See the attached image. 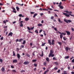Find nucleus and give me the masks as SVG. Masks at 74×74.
<instances>
[{
	"instance_id": "4be33fe9",
	"label": "nucleus",
	"mask_w": 74,
	"mask_h": 74,
	"mask_svg": "<svg viewBox=\"0 0 74 74\" xmlns=\"http://www.w3.org/2000/svg\"><path fill=\"white\" fill-rule=\"evenodd\" d=\"M37 13L35 14L33 16V18H35L36 17V16H37Z\"/></svg>"
},
{
	"instance_id": "f257e3e1",
	"label": "nucleus",
	"mask_w": 74,
	"mask_h": 74,
	"mask_svg": "<svg viewBox=\"0 0 74 74\" xmlns=\"http://www.w3.org/2000/svg\"><path fill=\"white\" fill-rule=\"evenodd\" d=\"M64 12H66V13L69 14H68L67 13H63V15H65L66 16V17H70V14H72V12L71 11L69 12L67 10H64Z\"/></svg>"
},
{
	"instance_id": "a211bd4d",
	"label": "nucleus",
	"mask_w": 74,
	"mask_h": 74,
	"mask_svg": "<svg viewBox=\"0 0 74 74\" xmlns=\"http://www.w3.org/2000/svg\"><path fill=\"white\" fill-rule=\"evenodd\" d=\"M54 42H55V40H52V45H54Z\"/></svg>"
},
{
	"instance_id": "c03bdc74",
	"label": "nucleus",
	"mask_w": 74,
	"mask_h": 74,
	"mask_svg": "<svg viewBox=\"0 0 74 74\" xmlns=\"http://www.w3.org/2000/svg\"><path fill=\"white\" fill-rule=\"evenodd\" d=\"M3 23L5 24H6V21L4 20L3 21Z\"/></svg>"
},
{
	"instance_id": "20e7f679",
	"label": "nucleus",
	"mask_w": 74,
	"mask_h": 74,
	"mask_svg": "<svg viewBox=\"0 0 74 74\" xmlns=\"http://www.w3.org/2000/svg\"><path fill=\"white\" fill-rule=\"evenodd\" d=\"M53 50L52 49L50 51V53L49 56V57H51V55H52V54H53Z\"/></svg>"
},
{
	"instance_id": "0e129e2a",
	"label": "nucleus",
	"mask_w": 74,
	"mask_h": 74,
	"mask_svg": "<svg viewBox=\"0 0 74 74\" xmlns=\"http://www.w3.org/2000/svg\"><path fill=\"white\" fill-rule=\"evenodd\" d=\"M71 30L72 31H74V29L73 28H71Z\"/></svg>"
},
{
	"instance_id": "423d86ee",
	"label": "nucleus",
	"mask_w": 74,
	"mask_h": 74,
	"mask_svg": "<svg viewBox=\"0 0 74 74\" xmlns=\"http://www.w3.org/2000/svg\"><path fill=\"white\" fill-rule=\"evenodd\" d=\"M23 23V21H21L20 22V27H22V26H23V23Z\"/></svg>"
},
{
	"instance_id": "0eeeda50",
	"label": "nucleus",
	"mask_w": 74,
	"mask_h": 74,
	"mask_svg": "<svg viewBox=\"0 0 74 74\" xmlns=\"http://www.w3.org/2000/svg\"><path fill=\"white\" fill-rule=\"evenodd\" d=\"M29 63V61H26L25 62H24V64H25V65H26V64H27Z\"/></svg>"
},
{
	"instance_id": "37998d69",
	"label": "nucleus",
	"mask_w": 74,
	"mask_h": 74,
	"mask_svg": "<svg viewBox=\"0 0 74 74\" xmlns=\"http://www.w3.org/2000/svg\"><path fill=\"white\" fill-rule=\"evenodd\" d=\"M45 43H43V44H42V47L44 46L45 45Z\"/></svg>"
},
{
	"instance_id": "f704fd0d",
	"label": "nucleus",
	"mask_w": 74,
	"mask_h": 74,
	"mask_svg": "<svg viewBox=\"0 0 74 74\" xmlns=\"http://www.w3.org/2000/svg\"><path fill=\"white\" fill-rule=\"evenodd\" d=\"M53 60H57V59L55 58V57H54L53 58Z\"/></svg>"
},
{
	"instance_id": "f03ea898",
	"label": "nucleus",
	"mask_w": 74,
	"mask_h": 74,
	"mask_svg": "<svg viewBox=\"0 0 74 74\" xmlns=\"http://www.w3.org/2000/svg\"><path fill=\"white\" fill-rule=\"evenodd\" d=\"M64 22H66V23H68V22H69V23H70L72 21H71L70 20H68L67 21V20H66V19H64Z\"/></svg>"
},
{
	"instance_id": "58836bf2",
	"label": "nucleus",
	"mask_w": 74,
	"mask_h": 74,
	"mask_svg": "<svg viewBox=\"0 0 74 74\" xmlns=\"http://www.w3.org/2000/svg\"><path fill=\"white\" fill-rule=\"evenodd\" d=\"M53 18H54V17H53V16H52L51 17V19L52 20V19H53Z\"/></svg>"
},
{
	"instance_id": "864d4df0",
	"label": "nucleus",
	"mask_w": 74,
	"mask_h": 74,
	"mask_svg": "<svg viewBox=\"0 0 74 74\" xmlns=\"http://www.w3.org/2000/svg\"><path fill=\"white\" fill-rule=\"evenodd\" d=\"M55 64L56 65H58V63L57 62H55Z\"/></svg>"
},
{
	"instance_id": "393cba45",
	"label": "nucleus",
	"mask_w": 74,
	"mask_h": 74,
	"mask_svg": "<svg viewBox=\"0 0 74 74\" xmlns=\"http://www.w3.org/2000/svg\"><path fill=\"white\" fill-rule=\"evenodd\" d=\"M24 45V44H26V40H23V42L22 43Z\"/></svg>"
},
{
	"instance_id": "6ab92c4d",
	"label": "nucleus",
	"mask_w": 74,
	"mask_h": 74,
	"mask_svg": "<svg viewBox=\"0 0 74 74\" xmlns=\"http://www.w3.org/2000/svg\"><path fill=\"white\" fill-rule=\"evenodd\" d=\"M62 35L63 34H61L60 35V38L61 39H62V38H63V36Z\"/></svg>"
},
{
	"instance_id": "6e6d98bb",
	"label": "nucleus",
	"mask_w": 74,
	"mask_h": 74,
	"mask_svg": "<svg viewBox=\"0 0 74 74\" xmlns=\"http://www.w3.org/2000/svg\"><path fill=\"white\" fill-rule=\"evenodd\" d=\"M71 62H72V63H74V59H73V60L71 61Z\"/></svg>"
},
{
	"instance_id": "ea45409f",
	"label": "nucleus",
	"mask_w": 74,
	"mask_h": 74,
	"mask_svg": "<svg viewBox=\"0 0 74 74\" xmlns=\"http://www.w3.org/2000/svg\"><path fill=\"white\" fill-rule=\"evenodd\" d=\"M34 66H35V67H37V64H34Z\"/></svg>"
},
{
	"instance_id": "bb28decb",
	"label": "nucleus",
	"mask_w": 74,
	"mask_h": 74,
	"mask_svg": "<svg viewBox=\"0 0 74 74\" xmlns=\"http://www.w3.org/2000/svg\"><path fill=\"white\" fill-rule=\"evenodd\" d=\"M65 59H69V56H66L65 57Z\"/></svg>"
},
{
	"instance_id": "49530a36",
	"label": "nucleus",
	"mask_w": 74,
	"mask_h": 74,
	"mask_svg": "<svg viewBox=\"0 0 74 74\" xmlns=\"http://www.w3.org/2000/svg\"><path fill=\"white\" fill-rule=\"evenodd\" d=\"M42 32V30L41 29L40 30L39 33H40L41 32Z\"/></svg>"
},
{
	"instance_id": "603ef678",
	"label": "nucleus",
	"mask_w": 74,
	"mask_h": 74,
	"mask_svg": "<svg viewBox=\"0 0 74 74\" xmlns=\"http://www.w3.org/2000/svg\"><path fill=\"white\" fill-rule=\"evenodd\" d=\"M1 40H3V37H2L1 38Z\"/></svg>"
},
{
	"instance_id": "4d7b16f0",
	"label": "nucleus",
	"mask_w": 74,
	"mask_h": 74,
	"mask_svg": "<svg viewBox=\"0 0 74 74\" xmlns=\"http://www.w3.org/2000/svg\"><path fill=\"white\" fill-rule=\"evenodd\" d=\"M63 38L64 40H66V38H65L64 37H63Z\"/></svg>"
},
{
	"instance_id": "3c124183",
	"label": "nucleus",
	"mask_w": 74,
	"mask_h": 74,
	"mask_svg": "<svg viewBox=\"0 0 74 74\" xmlns=\"http://www.w3.org/2000/svg\"><path fill=\"white\" fill-rule=\"evenodd\" d=\"M21 48H24V45H21Z\"/></svg>"
},
{
	"instance_id": "f8f14e48",
	"label": "nucleus",
	"mask_w": 74,
	"mask_h": 74,
	"mask_svg": "<svg viewBox=\"0 0 74 74\" xmlns=\"http://www.w3.org/2000/svg\"><path fill=\"white\" fill-rule=\"evenodd\" d=\"M66 33H67V35H70V32L69 31H66Z\"/></svg>"
},
{
	"instance_id": "b1692460",
	"label": "nucleus",
	"mask_w": 74,
	"mask_h": 74,
	"mask_svg": "<svg viewBox=\"0 0 74 74\" xmlns=\"http://www.w3.org/2000/svg\"><path fill=\"white\" fill-rule=\"evenodd\" d=\"M16 9L17 11H19V8L17 6L16 7Z\"/></svg>"
},
{
	"instance_id": "9d476101",
	"label": "nucleus",
	"mask_w": 74,
	"mask_h": 74,
	"mask_svg": "<svg viewBox=\"0 0 74 74\" xmlns=\"http://www.w3.org/2000/svg\"><path fill=\"white\" fill-rule=\"evenodd\" d=\"M58 33L60 34H63V35H66V34L64 33L63 32H62V33L60 32L59 31L58 32Z\"/></svg>"
},
{
	"instance_id": "13d9d810",
	"label": "nucleus",
	"mask_w": 74,
	"mask_h": 74,
	"mask_svg": "<svg viewBox=\"0 0 74 74\" xmlns=\"http://www.w3.org/2000/svg\"><path fill=\"white\" fill-rule=\"evenodd\" d=\"M12 71H13V72H14V73H16V71H15V70H12Z\"/></svg>"
},
{
	"instance_id": "a18cd8bd",
	"label": "nucleus",
	"mask_w": 74,
	"mask_h": 74,
	"mask_svg": "<svg viewBox=\"0 0 74 74\" xmlns=\"http://www.w3.org/2000/svg\"><path fill=\"white\" fill-rule=\"evenodd\" d=\"M30 13H31V14H34V13H35V12H31Z\"/></svg>"
},
{
	"instance_id": "c756f323",
	"label": "nucleus",
	"mask_w": 74,
	"mask_h": 74,
	"mask_svg": "<svg viewBox=\"0 0 74 74\" xmlns=\"http://www.w3.org/2000/svg\"><path fill=\"white\" fill-rule=\"evenodd\" d=\"M41 52H42V53H41L42 55H40V56H44V54H43V51H42Z\"/></svg>"
},
{
	"instance_id": "a19ab883",
	"label": "nucleus",
	"mask_w": 74,
	"mask_h": 74,
	"mask_svg": "<svg viewBox=\"0 0 74 74\" xmlns=\"http://www.w3.org/2000/svg\"><path fill=\"white\" fill-rule=\"evenodd\" d=\"M11 68H12V69H14V66L11 65Z\"/></svg>"
},
{
	"instance_id": "9b49d317",
	"label": "nucleus",
	"mask_w": 74,
	"mask_h": 74,
	"mask_svg": "<svg viewBox=\"0 0 74 74\" xmlns=\"http://www.w3.org/2000/svg\"><path fill=\"white\" fill-rule=\"evenodd\" d=\"M58 21L60 23H63V22H62V21H61V20H60V18H58Z\"/></svg>"
},
{
	"instance_id": "4c0bfd02",
	"label": "nucleus",
	"mask_w": 74,
	"mask_h": 74,
	"mask_svg": "<svg viewBox=\"0 0 74 74\" xmlns=\"http://www.w3.org/2000/svg\"><path fill=\"white\" fill-rule=\"evenodd\" d=\"M13 56H15L16 55H15V52H14V51H13Z\"/></svg>"
},
{
	"instance_id": "69168bd1",
	"label": "nucleus",
	"mask_w": 74,
	"mask_h": 74,
	"mask_svg": "<svg viewBox=\"0 0 74 74\" xmlns=\"http://www.w3.org/2000/svg\"><path fill=\"white\" fill-rule=\"evenodd\" d=\"M39 10H40V11H42V9L41 8H40L39 9Z\"/></svg>"
},
{
	"instance_id": "338daca9",
	"label": "nucleus",
	"mask_w": 74,
	"mask_h": 74,
	"mask_svg": "<svg viewBox=\"0 0 74 74\" xmlns=\"http://www.w3.org/2000/svg\"><path fill=\"white\" fill-rule=\"evenodd\" d=\"M71 73L72 74H74V72L73 71H72V72H71Z\"/></svg>"
},
{
	"instance_id": "79ce46f5",
	"label": "nucleus",
	"mask_w": 74,
	"mask_h": 74,
	"mask_svg": "<svg viewBox=\"0 0 74 74\" xmlns=\"http://www.w3.org/2000/svg\"><path fill=\"white\" fill-rule=\"evenodd\" d=\"M35 52H34L33 53H32V55H33V56H35V54H34V53Z\"/></svg>"
},
{
	"instance_id": "c9c22d12",
	"label": "nucleus",
	"mask_w": 74,
	"mask_h": 74,
	"mask_svg": "<svg viewBox=\"0 0 74 74\" xmlns=\"http://www.w3.org/2000/svg\"><path fill=\"white\" fill-rule=\"evenodd\" d=\"M26 56H27L29 58V57H30V55H29V54H28L27 53Z\"/></svg>"
},
{
	"instance_id": "7ed1b4c3",
	"label": "nucleus",
	"mask_w": 74,
	"mask_h": 74,
	"mask_svg": "<svg viewBox=\"0 0 74 74\" xmlns=\"http://www.w3.org/2000/svg\"><path fill=\"white\" fill-rule=\"evenodd\" d=\"M12 8L13 10L12 11V12H14V13H16L17 12L16 11V9H15V8L13 6H12Z\"/></svg>"
},
{
	"instance_id": "aec40b11",
	"label": "nucleus",
	"mask_w": 74,
	"mask_h": 74,
	"mask_svg": "<svg viewBox=\"0 0 74 74\" xmlns=\"http://www.w3.org/2000/svg\"><path fill=\"white\" fill-rule=\"evenodd\" d=\"M25 19V21H28L29 20V18H26Z\"/></svg>"
},
{
	"instance_id": "bf43d9fd",
	"label": "nucleus",
	"mask_w": 74,
	"mask_h": 74,
	"mask_svg": "<svg viewBox=\"0 0 74 74\" xmlns=\"http://www.w3.org/2000/svg\"><path fill=\"white\" fill-rule=\"evenodd\" d=\"M54 30L56 31H57V29H56V28H54Z\"/></svg>"
},
{
	"instance_id": "412c9836",
	"label": "nucleus",
	"mask_w": 74,
	"mask_h": 74,
	"mask_svg": "<svg viewBox=\"0 0 74 74\" xmlns=\"http://www.w3.org/2000/svg\"><path fill=\"white\" fill-rule=\"evenodd\" d=\"M38 26H39V27H40L42 26V24L40 23L39 24H38Z\"/></svg>"
},
{
	"instance_id": "052dcab7",
	"label": "nucleus",
	"mask_w": 74,
	"mask_h": 74,
	"mask_svg": "<svg viewBox=\"0 0 74 74\" xmlns=\"http://www.w3.org/2000/svg\"><path fill=\"white\" fill-rule=\"evenodd\" d=\"M48 10H51V11H52V9L51 8H48Z\"/></svg>"
},
{
	"instance_id": "de8ad7c7",
	"label": "nucleus",
	"mask_w": 74,
	"mask_h": 74,
	"mask_svg": "<svg viewBox=\"0 0 74 74\" xmlns=\"http://www.w3.org/2000/svg\"><path fill=\"white\" fill-rule=\"evenodd\" d=\"M30 46H33V43H30Z\"/></svg>"
},
{
	"instance_id": "2f4dec72",
	"label": "nucleus",
	"mask_w": 74,
	"mask_h": 74,
	"mask_svg": "<svg viewBox=\"0 0 74 74\" xmlns=\"http://www.w3.org/2000/svg\"><path fill=\"white\" fill-rule=\"evenodd\" d=\"M43 64L44 66H46V65H47V63H46L45 62H44L43 63Z\"/></svg>"
},
{
	"instance_id": "cd10ccee",
	"label": "nucleus",
	"mask_w": 74,
	"mask_h": 74,
	"mask_svg": "<svg viewBox=\"0 0 74 74\" xmlns=\"http://www.w3.org/2000/svg\"><path fill=\"white\" fill-rule=\"evenodd\" d=\"M22 39L21 38L18 40V42H21L22 41Z\"/></svg>"
},
{
	"instance_id": "f3484780",
	"label": "nucleus",
	"mask_w": 74,
	"mask_h": 74,
	"mask_svg": "<svg viewBox=\"0 0 74 74\" xmlns=\"http://www.w3.org/2000/svg\"><path fill=\"white\" fill-rule=\"evenodd\" d=\"M1 71L3 72H4L5 71V68H4L3 67L1 69Z\"/></svg>"
},
{
	"instance_id": "72a5a7b5",
	"label": "nucleus",
	"mask_w": 74,
	"mask_h": 74,
	"mask_svg": "<svg viewBox=\"0 0 74 74\" xmlns=\"http://www.w3.org/2000/svg\"><path fill=\"white\" fill-rule=\"evenodd\" d=\"M58 44H59V45L60 46L61 45H62V42H58Z\"/></svg>"
},
{
	"instance_id": "a878e982",
	"label": "nucleus",
	"mask_w": 74,
	"mask_h": 74,
	"mask_svg": "<svg viewBox=\"0 0 74 74\" xmlns=\"http://www.w3.org/2000/svg\"><path fill=\"white\" fill-rule=\"evenodd\" d=\"M32 62H33V63H34V62H37V60H33L32 61Z\"/></svg>"
},
{
	"instance_id": "473e14b6",
	"label": "nucleus",
	"mask_w": 74,
	"mask_h": 74,
	"mask_svg": "<svg viewBox=\"0 0 74 74\" xmlns=\"http://www.w3.org/2000/svg\"><path fill=\"white\" fill-rule=\"evenodd\" d=\"M3 62V60L2 59H0V62H1V63H2Z\"/></svg>"
},
{
	"instance_id": "39448f33",
	"label": "nucleus",
	"mask_w": 74,
	"mask_h": 74,
	"mask_svg": "<svg viewBox=\"0 0 74 74\" xmlns=\"http://www.w3.org/2000/svg\"><path fill=\"white\" fill-rule=\"evenodd\" d=\"M27 28L28 29V30H33L34 29V27L33 26L32 27H31L30 28V27H27Z\"/></svg>"
},
{
	"instance_id": "7c9ffc66",
	"label": "nucleus",
	"mask_w": 74,
	"mask_h": 74,
	"mask_svg": "<svg viewBox=\"0 0 74 74\" xmlns=\"http://www.w3.org/2000/svg\"><path fill=\"white\" fill-rule=\"evenodd\" d=\"M35 33H36L37 34H38V30H36L35 31Z\"/></svg>"
},
{
	"instance_id": "680f3d73",
	"label": "nucleus",
	"mask_w": 74,
	"mask_h": 74,
	"mask_svg": "<svg viewBox=\"0 0 74 74\" xmlns=\"http://www.w3.org/2000/svg\"><path fill=\"white\" fill-rule=\"evenodd\" d=\"M74 58V57H72L70 59V60H72V59H73Z\"/></svg>"
},
{
	"instance_id": "5fc2aeb1",
	"label": "nucleus",
	"mask_w": 74,
	"mask_h": 74,
	"mask_svg": "<svg viewBox=\"0 0 74 74\" xmlns=\"http://www.w3.org/2000/svg\"><path fill=\"white\" fill-rule=\"evenodd\" d=\"M58 69V68L57 67H55L54 68V70H57Z\"/></svg>"
},
{
	"instance_id": "1a4fd4ad",
	"label": "nucleus",
	"mask_w": 74,
	"mask_h": 74,
	"mask_svg": "<svg viewBox=\"0 0 74 74\" xmlns=\"http://www.w3.org/2000/svg\"><path fill=\"white\" fill-rule=\"evenodd\" d=\"M13 33L12 32H10L9 34L8 35V36H11V37H12V34H13Z\"/></svg>"
},
{
	"instance_id": "774afa93",
	"label": "nucleus",
	"mask_w": 74,
	"mask_h": 74,
	"mask_svg": "<svg viewBox=\"0 0 74 74\" xmlns=\"http://www.w3.org/2000/svg\"><path fill=\"white\" fill-rule=\"evenodd\" d=\"M43 69L44 70H46V68H45V67H44L43 68Z\"/></svg>"
},
{
	"instance_id": "2eb2a0df",
	"label": "nucleus",
	"mask_w": 74,
	"mask_h": 74,
	"mask_svg": "<svg viewBox=\"0 0 74 74\" xmlns=\"http://www.w3.org/2000/svg\"><path fill=\"white\" fill-rule=\"evenodd\" d=\"M48 42L49 45H52V43H51V41L50 40H48Z\"/></svg>"
},
{
	"instance_id": "09e8293b",
	"label": "nucleus",
	"mask_w": 74,
	"mask_h": 74,
	"mask_svg": "<svg viewBox=\"0 0 74 74\" xmlns=\"http://www.w3.org/2000/svg\"><path fill=\"white\" fill-rule=\"evenodd\" d=\"M55 56V55L54 54H51V57H53V56Z\"/></svg>"
},
{
	"instance_id": "c85d7f7f",
	"label": "nucleus",
	"mask_w": 74,
	"mask_h": 74,
	"mask_svg": "<svg viewBox=\"0 0 74 74\" xmlns=\"http://www.w3.org/2000/svg\"><path fill=\"white\" fill-rule=\"evenodd\" d=\"M49 58H46V60H47V62H49Z\"/></svg>"
},
{
	"instance_id": "e2e57ef3",
	"label": "nucleus",
	"mask_w": 74,
	"mask_h": 74,
	"mask_svg": "<svg viewBox=\"0 0 74 74\" xmlns=\"http://www.w3.org/2000/svg\"><path fill=\"white\" fill-rule=\"evenodd\" d=\"M60 72V69H59L58 71V73H59V72Z\"/></svg>"
},
{
	"instance_id": "5701e85b",
	"label": "nucleus",
	"mask_w": 74,
	"mask_h": 74,
	"mask_svg": "<svg viewBox=\"0 0 74 74\" xmlns=\"http://www.w3.org/2000/svg\"><path fill=\"white\" fill-rule=\"evenodd\" d=\"M48 71H49V70H47V71H46L44 73V74H46V73H47V72H48Z\"/></svg>"
},
{
	"instance_id": "4468645a",
	"label": "nucleus",
	"mask_w": 74,
	"mask_h": 74,
	"mask_svg": "<svg viewBox=\"0 0 74 74\" xmlns=\"http://www.w3.org/2000/svg\"><path fill=\"white\" fill-rule=\"evenodd\" d=\"M65 49L66 51H69V47H66L65 48Z\"/></svg>"
},
{
	"instance_id": "8fccbe9b",
	"label": "nucleus",
	"mask_w": 74,
	"mask_h": 74,
	"mask_svg": "<svg viewBox=\"0 0 74 74\" xmlns=\"http://www.w3.org/2000/svg\"><path fill=\"white\" fill-rule=\"evenodd\" d=\"M23 61H22V62H20L19 63V64H22V63H23Z\"/></svg>"
},
{
	"instance_id": "ddd939ff",
	"label": "nucleus",
	"mask_w": 74,
	"mask_h": 74,
	"mask_svg": "<svg viewBox=\"0 0 74 74\" xmlns=\"http://www.w3.org/2000/svg\"><path fill=\"white\" fill-rule=\"evenodd\" d=\"M58 7H60V9H63V6L59 5Z\"/></svg>"
},
{
	"instance_id": "dca6fc26",
	"label": "nucleus",
	"mask_w": 74,
	"mask_h": 74,
	"mask_svg": "<svg viewBox=\"0 0 74 74\" xmlns=\"http://www.w3.org/2000/svg\"><path fill=\"white\" fill-rule=\"evenodd\" d=\"M17 62V60H14L13 61V63H16Z\"/></svg>"
},
{
	"instance_id": "e433bc0d",
	"label": "nucleus",
	"mask_w": 74,
	"mask_h": 74,
	"mask_svg": "<svg viewBox=\"0 0 74 74\" xmlns=\"http://www.w3.org/2000/svg\"><path fill=\"white\" fill-rule=\"evenodd\" d=\"M20 17H21L22 16V14H19L18 15Z\"/></svg>"
},
{
	"instance_id": "6e6552de",
	"label": "nucleus",
	"mask_w": 74,
	"mask_h": 74,
	"mask_svg": "<svg viewBox=\"0 0 74 74\" xmlns=\"http://www.w3.org/2000/svg\"><path fill=\"white\" fill-rule=\"evenodd\" d=\"M17 55L18 59H20V58H21V56H20V54H19V53H18L17 54Z\"/></svg>"
}]
</instances>
